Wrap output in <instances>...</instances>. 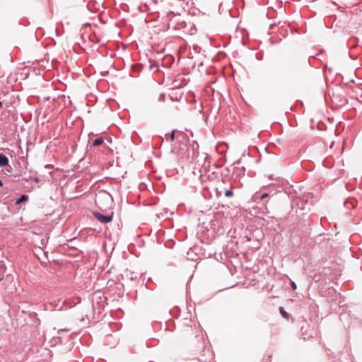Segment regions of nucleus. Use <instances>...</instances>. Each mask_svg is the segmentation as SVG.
<instances>
[{
  "label": "nucleus",
  "mask_w": 362,
  "mask_h": 362,
  "mask_svg": "<svg viewBox=\"0 0 362 362\" xmlns=\"http://www.w3.org/2000/svg\"><path fill=\"white\" fill-rule=\"evenodd\" d=\"M233 195V192L232 189H228L225 192V196L227 197H231Z\"/></svg>",
  "instance_id": "10"
},
{
  "label": "nucleus",
  "mask_w": 362,
  "mask_h": 362,
  "mask_svg": "<svg viewBox=\"0 0 362 362\" xmlns=\"http://www.w3.org/2000/svg\"><path fill=\"white\" fill-rule=\"evenodd\" d=\"M25 181H28V177H26V178L24 179Z\"/></svg>",
  "instance_id": "19"
},
{
  "label": "nucleus",
  "mask_w": 362,
  "mask_h": 362,
  "mask_svg": "<svg viewBox=\"0 0 362 362\" xmlns=\"http://www.w3.org/2000/svg\"><path fill=\"white\" fill-rule=\"evenodd\" d=\"M291 286H292L293 289H294V290L296 289L297 286H296V283L294 281H291Z\"/></svg>",
  "instance_id": "12"
},
{
  "label": "nucleus",
  "mask_w": 362,
  "mask_h": 362,
  "mask_svg": "<svg viewBox=\"0 0 362 362\" xmlns=\"http://www.w3.org/2000/svg\"><path fill=\"white\" fill-rule=\"evenodd\" d=\"M275 186H276L275 185L271 184V185H268L267 186H264V188H271V187H274Z\"/></svg>",
  "instance_id": "14"
},
{
  "label": "nucleus",
  "mask_w": 362,
  "mask_h": 362,
  "mask_svg": "<svg viewBox=\"0 0 362 362\" xmlns=\"http://www.w3.org/2000/svg\"><path fill=\"white\" fill-rule=\"evenodd\" d=\"M8 165H9L8 157L3 153H0V167H4Z\"/></svg>",
  "instance_id": "6"
},
{
  "label": "nucleus",
  "mask_w": 362,
  "mask_h": 362,
  "mask_svg": "<svg viewBox=\"0 0 362 362\" xmlns=\"http://www.w3.org/2000/svg\"><path fill=\"white\" fill-rule=\"evenodd\" d=\"M204 162L199 170L200 177L202 179L204 176H206L208 179L212 180L215 177V173L211 172L210 161L209 160L211 157L209 154L204 153Z\"/></svg>",
  "instance_id": "2"
},
{
  "label": "nucleus",
  "mask_w": 362,
  "mask_h": 362,
  "mask_svg": "<svg viewBox=\"0 0 362 362\" xmlns=\"http://www.w3.org/2000/svg\"><path fill=\"white\" fill-rule=\"evenodd\" d=\"M93 215L98 221L103 223H107L112 221L113 218V213H111L110 215H103L100 212L95 211L93 212Z\"/></svg>",
  "instance_id": "4"
},
{
  "label": "nucleus",
  "mask_w": 362,
  "mask_h": 362,
  "mask_svg": "<svg viewBox=\"0 0 362 362\" xmlns=\"http://www.w3.org/2000/svg\"><path fill=\"white\" fill-rule=\"evenodd\" d=\"M25 181H28V177H26V178L24 179Z\"/></svg>",
  "instance_id": "18"
},
{
  "label": "nucleus",
  "mask_w": 362,
  "mask_h": 362,
  "mask_svg": "<svg viewBox=\"0 0 362 362\" xmlns=\"http://www.w3.org/2000/svg\"><path fill=\"white\" fill-rule=\"evenodd\" d=\"M193 49H194L196 52L199 53V52L201 51V47H200L199 46H198V45H194V47H193Z\"/></svg>",
  "instance_id": "11"
},
{
  "label": "nucleus",
  "mask_w": 362,
  "mask_h": 362,
  "mask_svg": "<svg viewBox=\"0 0 362 362\" xmlns=\"http://www.w3.org/2000/svg\"><path fill=\"white\" fill-rule=\"evenodd\" d=\"M104 142V140L102 137H98L93 141L92 145L93 146H98L101 145Z\"/></svg>",
  "instance_id": "8"
},
{
  "label": "nucleus",
  "mask_w": 362,
  "mask_h": 362,
  "mask_svg": "<svg viewBox=\"0 0 362 362\" xmlns=\"http://www.w3.org/2000/svg\"><path fill=\"white\" fill-rule=\"evenodd\" d=\"M3 186V182L0 180V187Z\"/></svg>",
  "instance_id": "17"
},
{
  "label": "nucleus",
  "mask_w": 362,
  "mask_h": 362,
  "mask_svg": "<svg viewBox=\"0 0 362 362\" xmlns=\"http://www.w3.org/2000/svg\"><path fill=\"white\" fill-rule=\"evenodd\" d=\"M165 139L167 141H173L174 139H177L179 142H181L179 147H175L173 151L178 156L182 159H186L188 162H196L195 159L199 156V144L196 141H193L190 145V147H187V136L182 132H177L175 134V132L173 131L170 134H165Z\"/></svg>",
  "instance_id": "1"
},
{
  "label": "nucleus",
  "mask_w": 362,
  "mask_h": 362,
  "mask_svg": "<svg viewBox=\"0 0 362 362\" xmlns=\"http://www.w3.org/2000/svg\"><path fill=\"white\" fill-rule=\"evenodd\" d=\"M28 200V197L26 194L21 195L15 202L16 205Z\"/></svg>",
  "instance_id": "7"
},
{
  "label": "nucleus",
  "mask_w": 362,
  "mask_h": 362,
  "mask_svg": "<svg viewBox=\"0 0 362 362\" xmlns=\"http://www.w3.org/2000/svg\"><path fill=\"white\" fill-rule=\"evenodd\" d=\"M276 192H273L272 193V192H264V193H260V192H257L254 194L253 196V199L257 201V199H264L265 198L267 197H269L270 196H273L274 194H275Z\"/></svg>",
  "instance_id": "5"
},
{
  "label": "nucleus",
  "mask_w": 362,
  "mask_h": 362,
  "mask_svg": "<svg viewBox=\"0 0 362 362\" xmlns=\"http://www.w3.org/2000/svg\"><path fill=\"white\" fill-rule=\"evenodd\" d=\"M33 180H34V182H35V183H38V182H40V179H39V177H37V176H35V177H34Z\"/></svg>",
  "instance_id": "13"
},
{
  "label": "nucleus",
  "mask_w": 362,
  "mask_h": 362,
  "mask_svg": "<svg viewBox=\"0 0 362 362\" xmlns=\"http://www.w3.org/2000/svg\"><path fill=\"white\" fill-rule=\"evenodd\" d=\"M2 107V103L0 101V108Z\"/></svg>",
  "instance_id": "20"
},
{
  "label": "nucleus",
  "mask_w": 362,
  "mask_h": 362,
  "mask_svg": "<svg viewBox=\"0 0 362 362\" xmlns=\"http://www.w3.org/2000/svg\"><path fill=\"white\" fill-rule=\"evenodd\" d=\"M281 313L282 314V315L285 316L286 313L283 310V308H281Z\"/></svg>",
  "instance_id": "15"
},
{
  "label": "nucleus",
  "mask_w": 362,
  "mask_h": 362,
  "mask_svg": "<svg viewBox=\"0 0 362 362\" xmlns=\"http://www.w3.org/2000/svg\"><path fill=\"white\" fill-rule=\"evenodd\" d=\"M6 168L4 170L5 174L10 176L13 172V168L10 165H6Z\"/></svg>",
  "instance_id": "9"
},
{
  "label": "nucleus",
  "mask_w": 362,
  "mask_h": 362,
  "mask_svg": "<svg viewBox=\"0 0 362 362\" xmlns=\"http://www.w3.org/2000/svg\"><path fill=\"white\" fill-rule=\"evenodd\" d=\"M269 178L270 180H274V177H273V175H270L269 176Z\"/></svg>",
  "instance_id": "16"
},
{
  "label": "nucleus",
  "mask_w": 362,
  "mask_h": 362,
  "mask_svg": "<svg viewBox=\"0 0 362 362\" xmlns=\"http://www.w3.org/2000/svg\"><path fill=\"white\" fill-rule=\"evenodd\" d=\"M268 213L269 212L265 213L264 217L262 219L270 228L276 230L280 228L281 221L279 218L269 216Z\"/></svg>",
  "instance_id": "3"
}]
</instances>
